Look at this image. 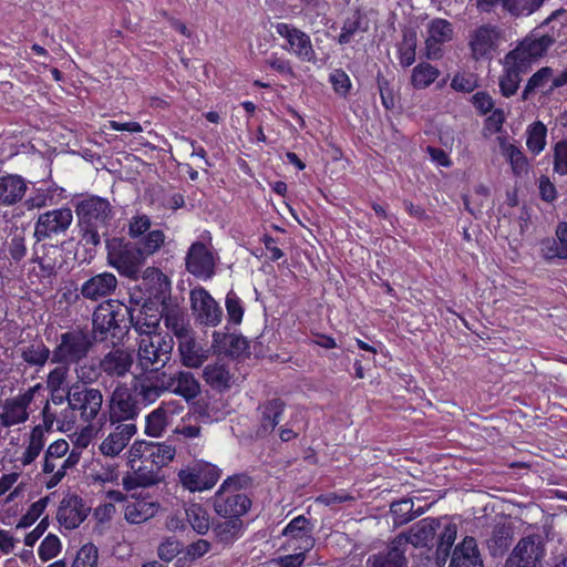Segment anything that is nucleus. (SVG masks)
Instances as JSON below:
<instances>
[{
  "instance_id": "39",
  "label": "nucleus",
  "mask_w": 567,
  "mask_h": 567,
  "mask_svg": "<svg viewBox=\"0 0 567 567\" xmlns=\"http://www.w3.org/2000/svg\"><path fill=\"white\" fill-rule=\"evenodd\" d=\"M457 525L447 523L439 534L437 545L434 553L435 563L439 567H443L447 559L452 556V547L457 536Z\"/></svg>"
},
{
  "instance_id": "44",
  "label": "nucleus",
  "mask_w": 567,
  "mask_h": 567,
  "mask_svg": "<svg viewBox=\"0 0 567 567\" xmlns=\"http://www.w3.org/2000/svg\"><path fill=\"white\" fill-rule=\"evenodd\" d=\"M367 30L368 22L364 14L360 10H355L344 20L337 41L340 45L349 44L357 33H363Z\"/></svg>"
},
{
  "instance_id": "25",
  "label": "nucleus",
  "mask_w": 567,
  "mask_h": 567,
  "mask_svg": "<svg viewBox=\"0 0 567 567\" xmlns=\"http://www.w3.org/2000/svg\"><path fill=\"white\" fill-rule=\"evenodd\" d=\"M529 71L525 64L517 60H509L508 53L504 56L503 71L498 79V86L502 96L509 99L514 96L522 82V76Z\"/></svg>"
},
{
  "instance_id": "1",
  "label": "nucleus",
  "mask_w": 567,
  "mask_h": 567,
  "mask_svg": "<svg viewBox=\"0 0 567 567\" xmlns=\"http://www.w3.org/2000/svg\"><path fill=\"white\" fill-rule=\"evenodd\" d=\"M75 214L82 241L86 246H99L100 229L107 228L112 219V206L109 199L87 195L75 204Z\"/></svg>"
},
{
  "instance_id": "47",
  "label": "nucleus",
  "mask_w": 567,
  "mask_h": 567,
  "mask_svg": "<svg viewBox=\"0 0 567 567\" xmlns=\"http://www.w3.org/2000/svg\"><path fill=\"white\" fill-rule=\"evenodd\" d=\"M547 127L540 121L529 124L526 130V146L533 155H539L546 147Z\"/></svg>"
},
{
  "instance_id": "57",
  "label": "nucleus",
  "mask_w": 567,
  "mask_h": 567,
  "mask_svg": "<svg viewBox=\"0 0 567 567\" xmlns=\"http://www.w3.org/2000/svg\"><path fill=\"white\" fill-rule=\"evenodd\" d=\"M97 559L99 551L96 546L87 543L78 550L71 567H96Z\"/></svg>"
},
{
  "instance_id": "33",
  "label": "nucleus",
  "mask_w": 567,
  "mask_h": 567,
  "mask_svg": "<svg viewBox=\"0 0 567 567\" xmlns=\"http://www.w3.org/2000/svg\"><path fill=\"white\" fill-rule=\"evenodd\" d=\"M166 391H171L186 401L194 400L200 392V386L192 372L179 371L174 375L166 377Z\"/></svg>"
},
{
  "instance_id": "42",
  "label": "nucleus",
  "mask_w": 567,
  "mask_h": 567,
  "mask_svg": "<svg viewBox=\"0 0 567 567\" xmlns=\"http://www.w3.org/2000/svg\"><path fill=\"white\" fill-rule=\"evenodd\" d=\"M52 351L50 348L40 339L28 344L21 349L22 360L30 367L38 369L43 368L47 362L51 361Z\"/></svg>"
},
{
  "instance_id": "22",
  "label": "nucleus",
  "mask_w": 567,
  "mask_h": 567,
  "mask_svg": "<svg viewBox=\"0 0 567 567\" xmlns=\"http://www.w3.org/2000/svg\"><path fill=\"white\" fill-rule=\"evenodd\" d=\"M159 502L148 493L133 494L124 505V518L130 524H142L159 511Z\"/></svg>"
},
{
  "instance_id": "24",
  "label": "nucleus",
  "mask_w": 567,
  "mask_h": 567,
  "mask_svg": "<svg viewBox=\"0 0 567 567\" xmlns=\"http://www.w3.org/2000/svg\"><path fill=\"white\" fill-rule=\"evenodd\" d=\"M454 30L452 23L446 19L435 18L427 25V38L425 40L426 56L439 59L442 56V44L453 39Z\"/></svg>"
},
{
  "instance_id": "34",
  "label": "nucleus",
  "mask_w": 567,
  "mask_h": 567,
  "mask_svg": "<svg viewBox=\"0 0 567 567\" xmlns=\"http://www.w3.org/2000/svg\"><path fill=\"white\" fill-rule=\"evenodd\" d=\"M56 517L65 528L73 529L79 527L86 518L82 499L78 496L63 499L59 506Z\"/></svg>"
},
{
  "instance_id": "63",
  "label": "nucleus",
  "mask_w": 567,
  "mask_h": 567,
  "mask_svg": "<svg viewBox=\"0 0 567 567\" xmlns=\"http://www.w3.org/2000/svg\"><path fill=\"white\" fill-rule=\"evenodd\" d=\"M491 114L485 118L483 126L484 136H491L502 132L503 125L506 121V115L504 110L495 109L489 112Z\"/></svg>"
},
{
  "instance_id": "21",
  "label": "nucleus",
  "mask_w": 567,
  "mask_h": 567,
  "mask_svg": "<svg viewBox=\"0 0 567 567\" xmlns=\"http://www.w3.org/2000/svg\"><path fill=\"white\" fill-rule=\"evenodd\" d=\"M127 322L137 332L145 336L156 334L155 331L159 326L163 317V308L152 301H145L140 308L128 306Z\"/></svg>"
},
{
  "instance_id": "38",
  "label": "nucleus",
  "mask_w": 567,
  "mask_h": 567,
  "mask_svg": "<svg viewBox=\"0 0 567 567\" xmlns=\"http://www.w3.org/2000/svg\"><path fill=\"white\" fill-rule=\"evenodd\" d=\"M261 411L260 431L272 432L282 419L286 403L281 399H271L259 406Z\"/></svg>"
},
{
  "instance_id": "17",
  "label": "nucleus",
  "mask_w": 567,
  "mask_h": 567,
  "mask_svg": "<svg viewBox=\"0 0 567 567\" xmlns=\"http://www.w3.org/2000/svg\"><path fill=\"white\" fill-rule=\"evenodd\" d=\"M186 270L203 280L215 275V258L213 251L203 241H194L185 257Z\"/></svg>"
},
{
  "instance_id": "46",
  "label": "nucleus",
  "mask_w": 567,
  "mask_h": 567,
  "mask_svg": "<svg viewBox=\"0 0 567 567\" xmlns=\"http://www.w3.org/2000/svg\"><path fill=\"white\" fill-rule=\"evenodd\" d=\"M502 154L506 157L515 176L527 174L529 163L523 151L515 144L501 143Z\"/></svg>"
},
{
  "instance_id": "16",
  "label": "nucleus",
  "mask_w": 567,
  "mask_h": 567,
  "mask_svg": "<svg viewBox=\"0 0 567 567\" xmlns=\"http://www.w3.org/2000/svg\"><path fill=\"white\" fill-rule=\"evenodd\" d=\"M130 386L143 406L154 403L166 392V374L164 372H145L135 375Z\"/></svg>"
},
{
  "instance_id": "40",
  "label": "nucleus",
  "mask_w": 567,
  "mask_h": 567,
  "mask_svg": "<svg viewBox=\"0 0 567 567\" xmlns=\"http://www.w3.org/2000/svg\"><path fill=\"white\" fill-rule=\"evenodd\" d=\"M212 530L218 543L229 546L243 535L244 523L241 519L226 518L224 522L213 524Z\"/></svg>"
},
{
  "instance_id": "11",
  "label": "nucleus",
  "mask_w": 567,
  "mask_h": 567,
  "mask_svg": "<svg viewBox=\"0 0 567 567\" xmlns=\"http://www.w3.org/2000/svg\"><path fill=\"white\" fill-rule=\"evenodd\" d=\"M554 43L555 39L553 35H536L532 32L519 41L515 49L508 52V59L517 60L530 70L532 63L543 58Z\"/></svg>"
},
{
  "instance_id": "41",
  "label": "nucleus",
  "mask_w": 567,
  "mask_h": 567,
  "mask_svg": "<svg viewBox=\"0 0 567 567\" xmlns=\"http://www.w3.org/2000/svg\"><path fill=\"white\" fill-rule=\"evenodd\" d=\"M203 378L214 390L225 391L231 385V374L226 364H207L203 371Z\"/></svg>"
},
{
  "instance_id": "7",
  "label": "nucleus",
  "mask_w": 567,
  "mask_h": 567,
  "mask_svg": "<svg viewBox=\"0 0 567 567\" xmlns=\"http://www.w3.org/2000/svg\"><path fill=\"white\" fill-rule=\"evenodd\" d=\"M271 28L284 39V43L280 45L282 50L293 55L300 62L317 63V52L307 32L287 22L272 23Z\"/></svg>"
},
{
  "instance_id": "2",
  "label": "nucleus",
  "mask_w": 567,
  "mask_h": 567,
  "mask_svg": "<svg viewBox=\"0 0 567 567\" xmlns=\"http://www.w3.org/2000/svg\"><path fill=\"white\" fill-rule=\"evenodd\" d=\"M95 334L87 326H73L62 332L52 350V364L73 365L91 353L96 344Z\"/></svg>"
},
{
  "instance_id": "23",
  "label": "nucleus",
  "mask_w": 567,
  "mask_h": 567,
  "mask_svg": "<svg viewBox=\"0 0 567 567\" xmlns=\"http://www.w3.org/2000/svg\"><path fill=\"white\" fill-rule=\"evenodd\" d=\"M100 359L106 382L125 378L134 363L132 352L123 348H113Z\"/></svg>"
},
{
  "instance_id": "3",
  "label": "nucleus",
  "mask_w": 567,
  "mask_h": 567,
  "mask_svg": "<svg viewBox=\"0 0 567 567\" xmlns=\"http://www.w3.org/2000/svg\"><path fill=\"white\" fill-rule=\"evenodd\" d=\"M127 313L128 306L118 300H106L100 303L92 315V329L96 341H105L109 333L115 338L122 332V329H128Z\"/></svg>"
},
{
  "instance_id": "37",
  "label": "nucleus",
  "mask_w": 567,
  "mask_h": 567,
  "mask_svg": "<svg viewBox=\"0 0 567 567\" xmlns=\"http://www.w3.org/2000/svg\"><path fill=\"white\" fill-rule=\"evenodd\" d=\"M162 320L164 321L165 327L174 334V337H176L177 340L193 332L184 312L177 306L173 307L163 302Z\"/></svg>"
},
{
  "instance_id": "27",
  "label": "nucleus",
  "mask_w": 567,
  "mask_h": 567,
  "mask_svg": "<svg viewBox=\"0 0 567 567\" xmlns=\"http://www.w3.org/2000/svg\"><path fill=\"white\" fill-rule=\"evenodd\" d=\"M137 427L134 423H121L115 426L101 443L100 451L105 456H117L135 435Z\"/></svg>"
},
{
  "instance_id": "45",
  "label": "nucleus",
  "mask_w": 567,
  "mask_h": 567,
  "mask_svg": "<svg viewBox=\"0 0 567 567\" xmlns=\"http://www.w3.org/2000/svg\"><path fill=\"white\" fill-rule=\"evenodd\" d=\"M440 70L429 62L416 64L411 74V85L415 90H424L433 84L440 76Z\"/></svg>"
},
{
  "instance_id": "31",
  "label": "nucleus",
  "mask_w": 567,
  "mask_h": 567,
  "mask_svg": "<svg viewBox=\"0 0 567 567\" xmlns=\"http://www.w3.org/2000/svg\"><path fill=\"white\" fill-rule=\"evenodd\" d=\"M28 189L25 179L17 174L0 176V207H10L19 203Z\"/></svg>"
},
{
  "instance_id": "43",
  "label": "nucleus",
  "mask_w": 567,
  "mask_h": 567,
  "mask_svg": "<svg viewBox=\"0 0 567 567\" xmlns=\"http://www.w3.org/2000/svg\"><path fill=\"white\" fill-rule=\"evenodd\" d=\"M417 35L412 28L402 32V41L398 44V59L402 68H409L415 62Z\"/></svg>"
},
{
  "instance_id": "58",
  "label": "nucleus",
  "mask_w": 567,
  "mask_h": 567,
  "mask_svg": "<svg viewBox=\"0 0 567 567\" xmlns=\"http://www.w3.org/2000/svg\"><path fill=\"white\" fill-rule=\"evenodd\" d=\"M553 171L559 176L567 175V140L563 138L553 147Z\"/></svg>"
},
{
  "instance_id": "30",
  "label": "nucleus",
  "mask_w": 567,
  "mask_h": 567,
  "mask_svg": "<svg viewBox=\"0 0 567 567\" xmlns=\"http://www.w3.org/2000/svg\"><path fill=\"white\" fill-rule=\"evenodd\" d=\"M496 39L495 27L483 24L476 28L470 39V49L475 60L489 58Z\"/></svg>"
},
{
  "instance_id": "49",
  "label": "nucleus",
  "mask_w": 567,
  "mask_h": 567,
  "mask_svg": "<svg viewBox=\"0 0 567 567\" xmlns=\"http://www.w3.org/2000/svg\"><path fill=\"white\" fill-rule=\"evenodd\" d=\"M166 236L162 229L148 230L135 243L144 260L157 252L165 244Z\"/></svg>"
},
{
  "instance_id": "28",
  "label": "nucleus",
  "mask_w": 567,
  "mask_h": 567,
  "mask_svg": "<svg viewBox=\"0 0 567 567\" xmlns=\"http://www.w3.org/2000/svg\"><path fill=\"white\" fill-rule=\"evenodd\" d=\"M181 362L187 368H199L207 360L209 350L199 343L194 331L177 340Z\"/></svg>"
},
{
  "instance_id": "56",
  "label": "nucleus",
  "mask_w": 567,
  "mask_h": 567,
  "mask_svg": "<svg viewBox=\"0 0 567 567\" xmlns=\"http://www.w3.org/2000/svg\"><path fill=\"white\" fill-rule=\"evenodd\" d=\"M81 458V451H78L76 449H73L68 457L63 461L60 468L56 470V472L51 475L49 481L45 483V487L48 489H51L55 486H58L61 481L64 478L66 471L78 465Z\"/></svg>"
},
{
  "instance_id": "52",
  "label": "nucleus",
  "mask_w": 567,
  "mask_h": 567,
  "mask_svg": "<svg viewBox=\"0 0 567 567\" xmlns=\"http://www.w3.org/2000/svg\"><path fill=\"white\" fill-rule=\"evenodd\" d=\"M333 92L342 99H347L352 90V81L348 73L341 69H333L328 76Z\"/></svg>"
},
{
  "instance_id": "10",
  "label": "nucleus",
  "mask_w": 567,
  "mask_h": 567,
  "mask_svg": "<svg viewBox=\"0 0 567 567\" xmlns=\"http://www.w3.org/2000/svg\"><path fill=\"white\" fill-rule=\"evenodd\" d=\"M130 454L133 456V461L136 457L142 458V463H150L161 473V470L174 460L176 450L167 442L137 440L132 444Z\"/></svg>"
},
{
  "instance_id": "60",
  "label": "nucleus",
  "mask_w": 567,
  "mask_h": 567,
  "mask_svg": "<svg viewBox=\"0 0 567 567\" xmlns=\"http://www.w3.org/2000/svg\"><path fill=\"white\" fill-rule=\"evenodd\" d=\"M48 505V498H40L32 503L25 514L21 516L17 524V528H28L32 526L44 512Z\"/></svg>"
},
{
  "instance_id": "55",
  "label": "nucleus",
  "mask_w": 567,
  "mask_h": 567,
  "mask_svg": "<svg viewBox=\"0 0 567 567\" xmlns=\"http://www.w3.org/2000/svg\"><path fill=\"white\" fill-rule=\"evenodd\" d=\"M225 307L228 322L233 324H240L244 318L245 307L241 299L234 290L227 292Z\"/></svg>"
},
{
  "instance_id": "61",
  "label": "nucleus",
  "mask_w": 567,
  "mask_h": 567,
  "mask_svg": "<svg viewBox=\"0 0 567 567\" xmlns=\"http://www.w3.org/2000/svg\"><path fill=\"white\" fill-rule=\"evenodd\" d=\"M61 550L60 538L54 534L47 535L41 542L38 554L41 560L48 561L54 558Z\"/></svg>"
},
{
  "instance_id": "15",
  "label": "nucleus",
  "mask_w": 567,
  "mask_h": 567,
  "mask_svg": "<svg viewBox=\"0 0 567 567\" xmlns=\"http://www.w3.org/2000/svg\"><path fill=\"white\" fill-rule=\"evenodd\" d=\"M544 556V544L534 536H527L517 543L504 567H540Z\"/></svg>"
},
{
  "instance_id": "54",
  "label": "nucleus",
  "mask_w": 567,
  "mask_h": 567,
  "mask_svg": "<svg viewBox=\"0 0 567 567\" xmlns=\"http://www.w3.org/2000/svg\"><path fill=\"white\" fill-rule=\"evenodd\" d=\"M265 65L288 79L296 78V72L293 70L292 62L289 59L285 58L282 54H279L278 52L270 53L265 59Z\"/></svg>"
},
{
  "instance_id": "35",
  "label": "nucleus",
  "mask_w": 567,
  "mask_h": 567,
  "mask_svg": "<svg viewBox=\"0 0 567 567\" xmlns=\"http://www.w3.org/2000/svg\"><path fill=\"white\" fill-rule=\"evenodd\" d=\"M367 567H408L405 548L399 547L392 540L385 550L368 557Z\"/></svg>"
},
{
  "instance_id": "6",
  "label": "nucleus",
  "mask_w": 567,
  "mask_h": 567,
  "mask_svg": "<svg viewBox=\"0 0 567 567\" xmlns=\"http://www.w3.org/2000/svg\"><path fill=\"white\" fill-rule=\"evenodd\" d=\"M173 348V337L167 333L142 337L137 352L141 368L145 371L158 372L171 360Z\"/></svg>"
},
{
  "instance_id": "32",
  "label": "nucleus",
  "mask_w": 567,
  "mask_h": 567,
  "mask_svg": "<svg viewBox=\"0 0 567 567\" xmlns=\"http://www.w3.org/2000/svg\"><path fill=\"white\" fill-rule=\"evenodd\" d=\"M74 373L80 385L106 384L100 357H86L73 364Z\"/></svg>"
},
{
  "instance_id": "64",
  "label": "nucleus",
  "mask_w": 567,
  "mask_h": 567,
  "mask_svg": "<svg viewBox=\"0 0 567 567\" xmlns=\"http://www.w3.org/2000/svg\"><path fill=\"white\" fill-rule=\"evenodd\" d=\"M556 236L559 240V246L556 244V241H553V247H550L551 254L548 255L549 258L551 257H558L561 259L567 258V223L561 221L558 224L556 229Z\"/></svg>"
},
{
  "instance_id": "9",
  "label": "nucleus",
  "mask_w": 567,
  "mask_h": 567,
  "mask_svg": "<svg viewBox=\"0 0 567 567\" xmlns=\"http://www.w3.org/2000/svg\"><path fill=\"white\" fill-rule=\"evenodd\" d=\"M73 223V212L63 206L39 215L34 224L33 236L37 241L64 236Z\"/></svg>"
},
{
  "instance_id": "62",
  "label": "nucleus",
  "mask_w": 567,
  "mask_h": 567,
  "mask_svg": "<svg viewBox=\"0 0 567 567\" xmlns=\"http://www.w3.org/2000/svg\"><path fill=\"white\" fill-rule=\"evenodd\" d=\"M312 528L310 526V520L306 518L303 515H299L295 518H292L287 526L284 528V536L287 537V539L296 538L298 536H301L303 534L311 533Z\"/></svg>"
},
{
  "instance_id": "48",
  "label": "nucleus",
  "mask_w": 567,
  "mask_h": 567,
  "mask_svg": "<svg viewBox=\"0 0 567 567\" xmlns=\"http://www.w3.org/2000/svg\"><path fill=\"white\" fill-rule=\"evenodd\" d=\"M186 520L194 532L205 535L210 528V520L207 511L197 503L185 508Z\"/></svg>"
},
{
  "instance_id": "18",
  "label": "nucleus",
  "mask_w": 567,
  "mask_h": 567,
  "mask_svg": "<svg viewBox=\"0 0 567 567\" xmlns=\"http://www.w3.org/2000/svg\"><path fill=\"white\" fill-rule=\"evenodd\" d=\"M440 526L441 523L439 518L425 517L412 525L408 533H401L392 540H394L399 547L405 549L409 544L416 548L429 547Z\"/></svg>"
},
{
  "instance_id": "13",
  "label": "nucleus",
  "mask_w": 567,
  "mask_h": 567,
  "mask_svg": "<svg viewBox=\"0 0 567 567\" xmlns=\"http://www.w3.org/2000/svg\"><path fill=\"white\" fill-rule=\"evenodd\" d=\"M41 388V383H38L13 398L6 399L2 403V412L0 413V424L3 427H11L28 421V409L33 401L37 391Z\"/></svg>"
},
{
  "instance_id": "29",
  "label": "nucleus",
  "mask_w": 567,
  "mask_h": 567,
  "mask_svg": "<svg viewBox=\"0 0 567 567\" xmlns=\"http://www.w3.org/2000/svg\"><path fill=\"white\" fill-rule=\"evenodd\" d=\"M449 567H484L477 542L472 536H465L452 553Z\"/></svg>"
},
{
  "instance_id": "51",
  "label": "nucleus",
  "mask_w": 567,
  "mask_h": 567,
  "mask_svg": "<svg viewBox=\"0 0 567 567\" xmlns=\"http://www.w3.org/2000/svg\"><path fill=\"white\" fill-rule=\"evenodd\" d=\"M168 424L167 411L163 405L153 410L145 420V434L152 437H159Z\"/></svg>"
},
{
  "instance_id": "59",
  "label": "nucleus",
  "mask_w": 567,
  "mask_h": 567,
  "mask_svg": "<svg viewBox=\"0 0 567 567\" xmlns=\"http://www.w3.org/2000/svg\"><path fill=\"white\" fill-rule=\"evenodd\" d=\"M70 364H56L47 375V389H56L61 390V388L66 386L69 373H70Z\"/></svg>"
},
{
  "instance_id": "19",
  "label": "nucleus",
  "mask_w": 567,
  "mask_h": 567,
  "mask_svg": "<svg viewBox=\"0 0 567 567\" xmlns=\"http://www.w3.org/2000/svg\"><path fill=\"white\" fill-rule=\"evenodd\" d=\"M128 464L131 471L122 477L123 487L126 491H132L137 487H148L158 484L163 481V475L153 468L150 463L143 462L142 458L133 461V456L128 453Z\"/></svg>"
},
{
  "instance_id": "14",
  "label": "nucleus",
  "mask_w": 567,
  "mask_h": 567,
  "mask_svg": "<svg viewBox=\"0 0 567 567\" xmlns=\"http://www.w3.org/2000/svg\"><path fill=\"white\" fill-rule=\"evenodd\" d=\"M142 403L132 388L127 384H120L111 396V420L112 422L134 420L138 415Z\"/></svg>"
},
{
  "instance_id": "5",
  "label": "nucleus",
  "mask_w": 567,
  "mask_h": 567,
  "mask_svg": "<svg viewBox=\"0 0 567 567\" xmlns=\"http://www.w3.org/2000/svg\"><path fill=\"white\" fill-rule=\"evenodd\" d=\"M107 261L121 275L137 278L140 267L144 261L135 243L123 237L106 239Z\"/></svg>"
},
{
  "instance_id": "12",
  "label": "nucleus",
  "mask_w": 567,
  "mask_h": 567,
  "mask_svg": "<svg viewBox=\"0 0 567 567\" xmlns=\"http://www.w3.org/2000/svg\"><path fill=\"white\" fill-rule=\"evenodd\" d=\"M103 395L99 389L72 384L70 409L80 413L81 419L91 423L99 415Z\"/></svg>"
},
{
  "instance_id": "26",
  "label": "nucleus",
  "mask_w": 567,
  "mask_h": 567,
  "mask_svg": "<svg viewBox=\"0 0 567 567\" xmlns=\"http://www.w3.org/2000/svg\"><path fill=\"white\" fill-rule=\"evenodd\" d=\"M116 286V277L112 272L105 271L85 280L80 288V293L84 299L97 301L111 296Z\"/></svg>"
},
{
  "instance_id": "36",
  "label": "nucleus",
  "mask_w": 567,
  "mask_h": 567,
  "mask_svg": "<svg viewBox=\"0 0 567 567\" xmlns=\"http://www.w3.org/2000/svg\"><path fill=\"white\" fill-rule=\"evenodd\" d=\"M513 535L514 532L509 524L504 522L495 524L491 536L486 539V546L491 556H503L512 545Z\"/></svg>"
},
{
  "instance_id": "50",
  "label": "nucleus",
  "mask_w": 567,
  "mask_h": 567,
  "mask_svg": "<svg viewBox=\"0 0 567 567\" xmlns=\"http://www.w3.org/2000/svg\"><path fill=\"white\" fill-rule=\"evenodd\" d=\"M554 75V70L550 66H543L537 70L528 80L524 86L520 101L526 102L536 92L545 87L549 80Z\"/></svg>"
},
{
  "instance_id": "53",
  "label": "nucleus",
  "mask_w": 567,
  "mask_h": 567,
  "mask_svg": "<svg viewBox=\"0 0 567 567\" xmlns=\"http://www.w3.org/2000/svg\"><path fill=\"white\" fill-rule=\"evenodd\" d=\"M546 0H512L505 1L508 13L514 18L529 17L540 9Z\"/></svg>"
},
{
  "instance_id": "8",
  "label": "nucleus",
  "mask_w": 567,
  "mask_h": 567,
  "mask_svg": "<svg viewBox=\"0 0 567 567\" xmlns=\"http://www.w3.org/2000/svg\"><path fill=\"white\" fill-rule=\"evenodd\" d=\"M221 471L214 464L199 460L178 472V480L189 492L213 488L220 478Z\"/></svg>"
},
{
  "instance_id": "20",
  "label": "nucleus",
  "mask_w": 567,
  "mask_h": 567,
  "mask_svg": "<svg viewBox=\"0 0 567 567\" xmlns=\"http://www.w3.org/2000/svg\"><path fill=\"white\" fill-rule=\"evenodd\" d=\"M190 301L200 323L207 327H216L220 323L223 309L205 288L200 287L193 290Z\"/></svg>"
},
{
  "instance_id": "4",
  "label": "nucleus",
  "mask_w": 567,
  "mask_h": 567,
  "mask_svg": "<svg viewBox=\"0 0 567 567\" xmlns=\"http://www.w3.org/2000/svg\"><path fill=\"white\" fill-rule=\"evenodd\" d=\"M250 497L237 486V478H226L213 497L216 514L224 518L241 519L251 507Z\"/></svg>"
}]
</instances>
